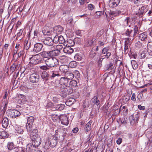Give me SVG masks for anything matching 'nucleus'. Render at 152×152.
I'll use <instances>...</instances> for the list:
<instances>
[{
    "label": "nucleus",
    "mask_w": 152,
    "mask_h": 152,
    "mask_svg": "<svg viewBox=\"0 0 152 152\" xmlns=\"http://www.w3.org/2000/svg\"><path fill=\"white\" fill-rule=\"evenodd\" d=\"M63 90V88L59 94L63 97L65 98L67 94H66V92Z\"/></svg>",
    "instance_id": "44"
},
{
    "label": "nucleus",
    "mask_w": 152,
    "mask_h": 152,
    "mask_svg": "<svg viewBox=\"0 0 152 152\" xmlns=\"http://www.w3.org/2000/svg\"><path fill=\"white\" fill-rule=\"evenodd\" d=\"M70 83L71 85L75 87L76 85H75L76 84V81L75 80H73L70 82Z\"/></svg>",
    "instance_id": "63"
},
{
    "label": "nucleus",
    "mask_w": 152,
    "mask_h": 152,
    "mask_svg": "<svg viewBox=\"0 0 152 152\" xmlns=\"http://www.w3.org/2000/svg\"><path fill=\"white\" fill-rule=\"evenodd\" d=\"M142 44L140 41H138L135 44V46L139 48L142 47Z\"/></svg>",
    "instance_id": "53"
},
{
    "label": "nucleus",
    "mask_w": 152,
    "mask_h": 152,
    "mask_svg": "<svg viewBox=\"0 0 152 152\" xmlns=\"http://www.w3.org/2000/svg\"><path fill=\"white\" fill-rule=\"evenodd\" d=\"M58 42L59 43L61 44H62L65 42V40L64 39L63 37L61 36L60 35L59 36V39H58Z\"/></svg>",
    "instance_id": "39"
},
{
    "label": "nucleus",
    "mask_w": 152,
    "mask_h": 152,
    "mask_svg": "<svg viewBox=\"0 0 152 152\" xmlns=\"http://www.w3.org/2000/svg\"><path fill=\"white\" fill-rule=\"evenodd\" d=\"M43 47V45L42 43H37L34 45L33 51L35 53H38L42 50Z\"/></svg>",
    "instance_id": "10"
},
{
    "label": "nucleus",
    "mask_w": 152,
    "mask_h": 152,
    "mask_svg": "<svg viewBox=\"0 0 152 152\" xmlns=\"http://www.w3.org/2000/svg\"><path fill=\"white\" fill-rule=\"evenodd\" d=\"M63 50L64 53L69 54L72 53L74 51L73 49L70 47L64 48Z\"/></svg>",
    "instance_id": "23"
},
{
    "label": "nucleus",
    "mask_w": 152,
    "mask_h": 152,
    "mask_svg": "<svg viewBox=\"0 0 152 152\" xmlns=\"http://www.w3.org/2000/svg\"><path fill=\"white\" fill-rule=\"evenodd\" d=\"M7 146L8 149L11 150L13 148V143L12 142L8 143Z\"/></svg>",
    "instance_id": "49"
},
{
    "label": "nucleus",
    "mask_w": 152,
    "mask_h": 152,
    "mask_svg": "<svg viewBox=\"0 0 152 152\" xmlns=\"http://www.w3.org/2000/svg\"><path fill=\"white\" fill-rule=\"evenodd\" d=\"M32 125L28 124H27L26 128L28 132H30L32 130Z\"/></svg>",
    "instance_id": "42"
},
{
    "label": "nucleus",
    "mask_w": 152,
    "mask_h": 152,
    "mask_svg": "<svg viewBox=\"0 0 152 152\" xmlns=\"http://www.w3.org/2000/svg\"><path fill=\"white\" fill-rule=\"evenodd\" d=\"M147 38V35L145 32L141 33L139 35V38L142 41H144L146 40Z\"/></svg>",
    "instance_id": "30"
},
{
    "label": "nucleus",
    "mask_w": 152,
    "mask_h": 152,
    "mask_svg": "<svg viewBox=\"0 0 152 152\" xmlns=\"http://www.w3.org/2000/svg\"><path fill=\"white\" fill-rule=\"evenodd\" d=\"M122 141V140L121 138H119L116 141V142L118 145H120Z\"/></svg>",
    "instance_id": "64"
},
{
    "label": "nucleus",
    "mask_w": 152,
    "mask_h": 152,
    "mask_svg": "<svg viewBox=\"0 0 152 152\" xmlns=\"http://www.w3.org/2000/svg\"><path fill=\"white\" fill-rule=\"evenodd\" d=\"M125 34L129 37H133L134 36L133 34V31L131 29H128L125 32Z\"/></svg>",
    "instance_id": "25"
},
{
    "label": "nucleus",
    "mask_w": 152,
    "mask_h": 152,
    "mask_svg": "<svg viewBox=\"0 0 152 152\" xmlns=\"http://www.w3.org/2000/svg\"><path fill=\"white\" fill-rule=\"evenodd\" d=\"M125 40L124 42V43L126 45H130V43H131V38H126L125 39Z\"/></svg>",
    "instance_id": "52"
},
{
    "label": "nucleus",
    "mask_w": 152,
    "mask_h": 152,
    "mask_svg": "<svg viewBox=\"0 0 152 152\" xmlns=\"http://www.w3.org/2000/svg\"><path fill=\"white\" fill-rule=\"evenodd\" d=\"M130 99V97L128 96H125L123 98V102L126 103Z\"/></svg>",
    "instance_id": "47"
},
{
    "label": "nucleus",
    "mask_w": 152,
    "mask_h": 152,
    "mask_svg": "<svg viewBox=\"0 0 152 152\" xmlns=\"http://www.w3.org/2000/svg\"><path fill=\"white\" fill-rule=\"evenodd\" d=\"M34 146H32L31 143L28 144L27 145L26 148L25 150L22 149L21 152H31L34 149Z\"/></svg>",
    "instance_id": "19"
},
{
    "label": "nucleus",
    "mask_w": 152,
    "mask_h": 152,
    "mask_svg": "<svg viewBox=\"0 0 152 152\" xmlns=\"http://www.w3.org/2000/svg\"><path fill=\"white\" fill-rule=\"evenodd\" d=\"M108 51V49L107 48H104L102 50V53L103 54H105L106 53H107Z\"/></svg>",
    "instance_id": "58"
},
{
    "label": "nucleus",
    "mask_w": 152,
    "mask_h": 152,
    "mask_svg": "<svg viewBox=\"0 0 152 152\" xmlns=\"http://www.w3.org/2000/svg\"><path fill=\"white\" fill-rule=\"evenodd\" d=\"M59 36L57 35H56L54 37V39H53V43H56L58 42Z\"/></svg>",
    "instance_id": "50"
},
{
    "label": "nucleus",
    "mask_w": 152,
    "mask_h": 152,
    "mask_svg": "<svg viewBox=\"0 0 152 152\" xmlns=\"http://www.w3.org/2000/svg\"><path fill=\"white\" fill-rule=\"evenodd\" d=\"M42 32L44 35H47L48 36H50V31H43Z\"/></svg>",
    "instance_id": "55"
},
{
    "label": "nucleus",
    "mask_w": 152,
    "mask_h": 152,
    "mask_svg": "<svg viewBox=\"0 0 152 152\" xmlns=\"http://www.w3.org/2000/svg\"><path fill=\"white\" fill-rule=\"evenodd\" d=\"M130 21V19L129 17H126L125 19L124 23V26H128V24L129 23Z\"/></svg>",
    "instance_id": "43"
},
{
    "label": "nucleus",
    "mask_w": 152,
    "mask_h": 152,
    "mask_svg": "<svg viewBox=\"0 0 152 152\" xmlns=\"http://www.w3.org/2000/svg\"><path fill=\"white\" fill-rule=\"evenodd\" d=\"M147 9L145 6H142L140 8L138 6H135L132 10V11L134 14L139 16H142L147 11Z\"/></svg>",
    "instance_id": "4"
},
{
    "label": "nucleus",
    "mask_w": 152,
    "mask_h": 152,
    "mask_svg": "<svg viewBox=\"0 0 152 152\" xmlns=\"http://www.w3.org/2000/svg\"><path fill=\"white\" fill-rule=\"evenodd\" d=\"M40 68L42 70L45 71L49 70V71H50L51 69H50L49 67L47 65L41 66H40Z\"/></svg>",
    "instance_id": "37"
},
{
    "label": "nucleus",
    "mask_w": 152,
    "mask_h": 152,
    "mask_svg": "<svg viewBox=\"0 0 152 152\" xmlns=\"http://www.w3.org/2000/svg\"><path fill=\"white\" fill-rule=\"evenodd\" d=\"M77 60H78V61H81L82 59V57L81 55L78 53L77 54Z\"/></svg>",
    "instance_id": "60"
},
{
    "label": "nucleus",
    "mask_w": 152,
    "mask_h": 152,
    "mask_svg": "<svg viewBox=\"0 0 152 152\" xmlns=\"http://www.w3.org/2000/svg\"><path fill=\"white\" fill-rule=\"evenodd\" d=\"M65 76L69 79H72L74 77L73 74L72 73H69L68 72L65 74Z\"/></svg>",
    "instance_id": "35"
},
{
    "label": "nucleus",
    "mask_w": 152,
    "mask_h": 152,
    "mask_svg": "<svg viewBox=\"0 0 152 152\" xmlns=\"http://www.w3.org/2000/svg\"><path fill=\"white\" fill-rule=\"evenodd\" d=\"M2 126L4 128H6L8 126L9 124L8 120L7 118L4 117L3 118L2 121Z\"/></svg>",
    "instance_id": "29"
},
{
    "label": "nucleus",
    "mask_w": 152,
    "mask_h": 152,
    "mask_svg": "<svg viewBox=\"0 0 152 152\" xmlns=\"http://www.w3.org/2000/svg\"><path fill=\"white\" fill-rule=\"evenodd\" d=\"M54 30L56 31L55 32L57 34H60L62 31L63 28L62 26H58L54 27Z\"/></svg>",
    "instance_id": "26"
},
{
    "label": "nucleus",
    "mask_w": 152,
    "mask_h": 152,
    "mask_svg": "<svg viewBox=\"0 0 152 152\" xmlns=\"http://www.w3.org/2000/svg\"><path fill=\"white\" fill-rule=\"evenodd\" d=\"M69 66L71 68H75L76 67V62L75 61H72L69 64Z\"/></svg>",
    "instance_id": "41"
},
{
    "label": "nucleus",
    "mask_w": 152,
    "mask_h": 152,
    "mask_svg": "<svg viewBox=\"0 0 152 152\" xmlns=\"http://www.w3.org/2000/svg\"><path fill=\"white\" fill-rule=\"evenodd\" d=\"M55 31H56L54 30V28H53L52 30H50V36H54L56 34H57V33L55 32Z\"/></svg>",
    "instance_id": "57"
},
{
    "label": "nucleus",
    "mask_w": 152,
    "mask_h": 152,
    "mask_svg": "<svg viewBox=\"0 0 152 152\" xmlns=\"http://www.w3.org/2000/svg\"><path fill=\"white\" fill-rule=\"evenodd\" d=\"M136 95L135 93H133L131 97V100L134 102L136 101Z\"/></svg>",
    "instance_id": "61"
},
{
    "label": "nucleus",
    "mask_w": 152,
    "mask_h": 152,
    "mask_svg": "<svg viewBox=\"0 0 152 152\" xmlns=\"http://www.w3.org/2000/svg\"><path fill=\"white\" fill-rule=\"evenodd\" d=\"M147 47L148 49L152 50V42H148Z\"/></svg>",
    "instance_id": "54"
},
{
    "label": "nucleus",
    "mask_w": 152,
    "mask_h": 152,
    "mask_svg": "<svg viewBox=\"0 0 152 152\" xmlns=\"http://www.w3.org/2000/svg\"><path fill=\"white\" fill-rule=\"evenodd\" d=\"M134 116V115H132V120L134 121V122H137V121H138V118H139V114H136L135 115V118L134 119L133 118V117Z\"/></svg>",
    "instance_id": "51"
},
{
    "label": "nucleus",
    "mask_w": 152,
    "mask_h": 152,
    "mask_svg": "<svg viewBox=\"0 0 152 152\" xmlns=\"http://www.w3.org/2000/svg\"><path fill=\"white\" fill-rule=\"evenodd\" d=\"M34 118L32 116L28 117L27 124L33 125L34 121Z\"/></svg>",
    "instance_id": "32"
},
{
    "label": "nucleus",
    "mask_w": 152,
    "mask_h": 152,
    "mask_svg": "<svg viewBox=\"0 0 152 152\" xmlns=\"http://www.w3.org/2000/svg\"><path fill=\"white\" fill-rule=\"evenodd\" d=\"M75 102V100L73 98H71L68 99L66 101L65 103L66 105L70 106Z\"/></svg>",
    "instance_id": "31"
},
{
    "label": "nucleus",
    "mask_w": 152,
    "mask_h": 152,
    "mask_svg": "<svg viewBox=\"0 0 152 152\" xmlns=\"http://www.w3.org/2000/svg\"><path fill=\"white\" fill-rule=\"evenodd\" d=\"M7 103L6 102L4 104V106H1L0 108V119L3 118L7 109Z\"/></svg>",
    "instance_id": "15"
},
{
    "label": "nucleus",
    "mask_w": 152,
    "mask_h": 152,
    "mask_svg": "<svg viewBox=\"0 0 152 152\" xmlns=\"http://www.w3.org/2000/svg\"><path fill=\"white\" fill-rule=\"evenodd\" d=\"M18 64L17 63H14L10 66V69L12 73L14 72L16 69L17 68Z\"/></svg>",
    "instance_id": "34"
},
{
    "label": "nucleus",
    "mask_w": 152,
    "mask_h": 152,
    "mask_svg": "<svg viewBox=\"0 0 152 152\" xmlns=\"http://www.w3.org/2000/svg\"><path fill=\"white\" fill-rule=\"evenodd\" d=\"M40 56L39 54L34 55L29 58V63L34 65H36L40 63L41 60L39 59Z\"/></svg>",
    "instance_id": "6"
},
{
    "label": "nucleus",
    "mask_w": 152,
    "mask_h": 152,
    "mask_svg": "<svg viewBox=\"0 0 152 152\" xmlns=\"http://www.w3.org/2000/svg\"><path fill=\"white\" fill-rule=\"evenodd\" d=\"M32 141V143L31 145L34 146V149L38 147L41 142V138L40 137L37 138L35 140Z\"/></svg>",
    "instance_id": "13"
},
{
    "label": "nucleus",
    "mask_w": 152,
    "mask_h": 152,
    "mask_svg": "<svg viewBox=\"0 0 152 152\" xmlns=\"http://www.w3.org/2000/svg\"><path fill=\"white\" fill-rule=\"evenodd\" d=\"M45 62L46 65L49 66L50 69H56L59 72L58 69L56 68L58 64V62L57 58L54 57L49 58L45 60Z\"/></svg>",
    "instance_id": "2"
},
{
    "label": "nucleus",
    "mask_w": 152,
    "mask_h": 152,
    "mask_svg": "<svg viewBox=\"0 0 152 152\" xmlns=\"http://www.w3.org/2000/svg\"><path fill=\"white\" fill-rule=\"evenodd\" d=\"M91 122H89L86 125V128L87 132H88L91 129Z\"/></svg>",
    "instance_id": "48"
},
{
    "label": "nucleus",
    "mask_w": 152,
    "mask_h": 152,
    "mask_svg": "<svg viewBox=\"0 0 152 152\" xmlns=\"http://www.w3.org/2000/svg\"><path fill=\"white\" fill-rule=\"evenodd\" d=\"M53 46H54L55 49L59 51V53H60V51L63 48L62 46L61 45H58L56 46L54 45Z\"/></svg>",
    "instance_id": "45"
},
{
    "label": "nucleus",
    "mask_w": 152,
    "mask_h": 152,
    "mask_svg": "<svg viewBox=\"0 0 152 152\" xmlns=\"http://www.w3.org/2000/svg\"><path fill=\"white\" fill-rule=\"evenodd\" d=\"M48 50H49L50 58L57 56L59 54V51L56 50L54 46L50 47Z\"/></svg>",
    "instance_id": "7"
},
{
    "label": "nucleus",
    "mask_w": 152,
    "mask_h": 152,
    "mask_svg": "<svg viewBox=\"0 0 152 152\" xmlns=\"http://www.w3.org/2000/svg\"><path fill=\"white\" fill-rule=\"evenodd\" d=\"M47 50V51H44L39 53V54L43 58L47 59L50 58L49 50L48 49Z\"/></svg>",
    "instance_id": "18"
},
{
    "label": "nucleus",
    "mask_w": 152,
    "mask_h": 152,
    "mask_svg": "<svg viewBox=\"0 0 152 152\" xmlns=\"http://www.w3.org/2000/svg\"><path fill=\"white\" fill-rule=\"evenodd\" d=\"M68 80L67 79L65 78V77H62L61 78L59 82L58 83L62 86V87H65L66 86V84Z\"/></svg>",
    "instance_id": "24"
},
{
    "label": "nucleus",
    "mask_w": 152,
    "mask_h": 152,
    "mask_svg": "<svg viewBox=\"0 0 152 152\" xmlns=\"http://www.w3.org/2000/svg\"><path fill=\"white\" fill-rule=\"evenodd\" d=\"M57 140L56 138V139L53 138L49 140V142L50 146L53 147L56 146L57 142Z\"/></svg>",
    "instance_id": "22"
},
{
    "label": "nucleus",
    "mask_w": 152,
    "mask_h": 152,
    "mask_svg": "<svg viewBox=\"0 0 152 152\" xmlns=\"http://www.w3.org/2000/svg\"><path fill=\"white\" fill-rule=\"evenodd\" d=\"M91 102L92 104L98 105L100 103V102L97 96H94L91 100Z\"/></svg>",
    "instance_id": "20"
},
{
    "label": "nucleus",
    "mask_w": 152,
    "mask_h": 152,
    "mask_svg": "<svg viewBox=\"0 0 152 152\" xmlns=\"http://www.w3.org/2000/svg\"><path fill=\"white\" fill-rule=\"evenodd\" d=\"M43 43L46 45L48 46L47 49H48V48L51 46H53V39L50 37H47L43 40Z\"/></svg>",
    "instance_id": "11"
},
{
    "label": "nucleus",
    "mask_w": 152,
    "mask_h": 152,
    "mask_svg": "<svg viewBox=\"0 0 152 152\" xmlns=\"http://www.w3.org/2000/svg\"><path fill=\"white\" fill-rule=\"evenodd\" d=\"M48 73L45 71L43 72L41 75L42 78L44 82H47L49 80V76L51 79H53L57 76H60V74L56 69H52L50 71L48 72Z\"/></svg>",
    "instance_id": "1"
},
{
    "label": "nucleus",
    "mask_w": 152,
    "mask_h": 152,
    "mask_svg": "<svg viewBox=\"0 0 152 152\" xmlns=\"http://www.w3.org/2000/svg\"><path fill=\"white\" fill-rule=\"evenodd\" d=\"M120 3V0H110L109 3L110 7L114 8L117 6Z\"/></svg>",
    "instance_id": "16"
},
{
    "label": "nucleus",
    "mask_w": 152,
    "mask_h": 152,
    "mask_svg": "<svg viewBox=\"0 0 152 152\" xmlns=\"http://www.w3.org/2000/svg\"><path fill=\"white\" fill-rule=\"evenodd\" d=\"M134 32H133V34L134 36H135L137 34V32L138 30V28L137 26H135L134 28Z\"/></svg>",
    "instance_id": "56"
},
{
    "label": "nucleus",
    "mask_w": 152,
    "mask_h": 152,
    "mask_svg": "<svg viewBox=\"0 0 152 152\" xmlns=\"http://www.w3.org/2000/svg\"><path fill=\"white\" fill-rule=\"evenodd\" d=\"M63 88L60 84L58 83L56 84V85L55 86L54 90L56 92L59 94L61 91L62 89H63Z\"/></svg>",
    "instance_id": "21"
},
{
    "label": "nucleus",
    "mask_w": 152,
    "mask_h": 152,
    "mask_svg": "<svg viewBox=\"0 0 152 152\" xmlns=\"http://www.w3.org/2000/svg\"><path fill=\"white\" fill-rule=\"evenodd\" d=\"M17 132L19 134H22L23 132V129L22 127H19L17 128L16 129Z\"/></svg>",
    "instance_id": "38"
},
{
    "label": "nucleus",
    "mask_w": 152,
    "mask_h": 152,
    "mask_svg": "<svg viewBox=\"0 0 152 152\" xmlns=\"http://www.w3.org/2000/svg\"><path fill=\"white\" fill-rule=\"evenodd\" d=\"M137 98L140 101H143L144 99L143 94L142 93H139L137 95Z\"/></svg>",
    "instance_id": "40"
},
{
    "label": "nucleus",
    "mask_w": 152,
    "mask_h": 152,
    "mask_svg": "<svg viewBox=\"0 0 152 152\" xmlns=\"http://www.w3.org/2000/svg\"><path fill=\"white\" fill-rule=\"evenodd\" d=\"M63 90L66 92V94H67V95L71 94L73 92V90L71 88L68 86H66L65 87H64L63 88Z\"/></svg>",
    "instance_id": "27"
},
{
    "label": "nucleus",
    "mask_w": 152,
    "mask_h": 152,
    "mask_svg": "<svg viewBox=\"0 0 152 152\" xmlns=\"http://www.w3.org/2000/svg\"><path fill=\"white\" fill-rule=\"evenodd\" d=\"M7 115L12 118H15L20 115V113L15 110H8L6 112Z\"/></svg>",
    "instance_id": "5"
},
{
    "label": "nucleus",
    "mask_w": 152,
    "mask_h": 152,
    "mask_svg": "<svg viewBox=\"0 0 152 152\" xmlns=\"http://www.w3.org/2000/svg\"><path fill=\"white\" fill-rule=\"evenodd\" d=\"M131 63L133 69H136L138 68V64L135 60H132Z\"/></svg>",
    "instance_id": "33"
},
{
    "label": "nucleus",
    "mask_w": 152,
    "mask_h": 152,
    "mask_svg": "<svg viewBox=\"0 0 152 152\" xmlns=\"http://www.w3.org/2000/svg\"><path fill=\"white\" fill-rule=\"evenodd\" d=\"M88 8L89 10L92 11L94 9H95V7L94 5L91 4H88Z\"/></svg>",
    "instance_id": "46"
},
{
    "label": "nucleus",
    "mask_w": 152,
    "mask_h": 152,
    "mask_svg": "<svg viewBox=\"0 0 152 152\" xmlns=\"http://www.w3.org/2000/svg\"><path fill=\"white\" fill-rule=\"evenodd\" d=\"M30 138L32 140H34L37 138L40 137L38 135V131L37 129H34L31 132Z\"/></svg>",
    "instance_id": "12"
},
{
    "label": "nucleus",
    "mask_w": 152,
    "mask_h": 152,
    "mask_svg": "<svg viewBox=\"0 0 152 152\" xmlns=\"http://www.w3.org/2000/svg\"><path fill=\"white\" fill-rule=\"evenodd\" d=\"M64 107V105L62 104H55L53 105L52 107V110L55 111L61 110L63 109Z\"/></svg>",
    "instance_id": "14"
},
{
    "label": "nucleus",
    "mask_w": 152,
    "mask_h": 152,
    "mask_svg": "<svg viewBox=\"0 0 152 152\" xmlns=\"http://www.w3.org/2000/svg\"><path fill=\"white\" fill-rule=\"evenodd\" d=\"M69 68V66L65 65H61L58 69L61 72L65 73V74L68 72Z\"/></svg>",
    "instance_id": "17"
},
{
    "label": "nucleus",
    "mask_w": 152,
    "mask_h": 152,
    "mask_svg": "<svg viewBox=\"0 0 152 152\" xmlns=\"http://www.w3.org/2000/svg\"><path fill=\"white\" fill-rule=\"evenodd\" d=\"M4 77L3 75L2 71L0 72V80L1 81H3L4 80Z\"/></svg>",
    "instance_id": "59"
},
{
    "label": "nucleus",
    "mask_w": 152,
    "mask_h": 152,
    "mask_svg": "<svg viewBox=\"0 0 152 152\" xmlns=\"http://www.w3.org/2000/svg\"><path fill=\"white\" fill-rule=\"evenodd\" d=\"M30 43H29L27 40H25L24 42V47L26 50H28L29 48Z\"/></svg>",
    "instance_id": "36"
},
{
    "label": "nucleus",
    "mask_w": 152,
    "mask_h": 152,
    "mask_svg": "<svg viewBox=\"0 0 152 152\" xmlns=\"http://www.w3.org/2000/svg\"><path fill=\"white\" fill-rule=\"evenodd\" d=\"M39 75L37 73H33L29 77L30 80L32 83H38L39 81Z\"/></svg>",
    "instance_id": "8"
},
{
    "label": "nucleus",
    "mask_w": 152,
    "mask_h": 152,
    "mask_svg": "<svg viewBox=\"0 0 152 152\" xmlns=\"http://www.w3.org/2000/svg\"><path fill=\"white\" fill-rule=\"evenodd\" d=\"M67 132V130L64 128L58 127L55 131V138L58 140L62 141L66 135Z\"/></svg>",
    "instance_id": "3"
},
{
    "label": "nucleus",
    "mask_w": 152,
    "mask_h": 152,
    "mask_svg": "<svg viewBox=\"0 0 152 152\" xmlns=\"http://www.w3.org/2000/svg\"><path fill=\"white\" fill-rule=\"evenodd\" d=\"M61 123L63 125H67L69 123L68 118L65 115H62L58 116Z\"/></svg>",
    "instance_id": "9"
},
{
    "label": "nucleus",
    "mask_w": 152,
    "mask_h": 152,
    "mask_svg": "<svg viewBox=\"0 0 152 152\" xmlns=\"http://www.w3.org/2000/svg\"><path fill=\"white\" fill-rule=\"evenodd\" d=\"M23 31V30L22 29H20L19 32L17 33V37H20L22 35Z\"/></svg>",
    "instance_id": "62"
},
{
    "label": "nucleus",
    "mask_w": 152,
    "mask_h": 152,
    "mask_svg": "<svg viewBox=\"0 0 152 152\" xmlns=\"http://www.w3.org/2000/svg\"><path fill=\"white\" fill-rule=\"evenodd\" d=\"M8 133L5 131H3L0 132V138L1 139L7 138L8 137Z\"/></svg>",
    "instance_id": "28"
}]
</instances>
